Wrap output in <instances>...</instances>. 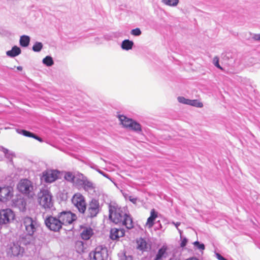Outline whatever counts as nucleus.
I'll list each match as a JSON object with an SVG mask.
<instances>
[{
  "label": "nucleus",
  "instance_id": "f257e3e1",
  "mask_svg": "<svg viewBox=\"0 0 260 260\" xmlns=\"http://www.w3.org/2000/svg\"><path fill=\"white\" fill-rule=\"evenodd\" d=\"M109 218L115 224L124 225L127 229H132L134 226L132 217L126 213L124 208L117 206H110Z\"/></svg>",
  "mask_w": 260,
  "mask_h": 260
},
{
  "label": "nucleus",
  "instance_id": "f03ea898",
  "mask_svg": "<svg viewBox=\"0 0 260 260\" xmlns=\"http://www.w3.org/2000/svg\"><path fill=\"white\" fill-rule=\"evenodd\" d=\"M39 224L37 220L25 216L21 220V228L26 235L32 236L38 230Z\"/></svg>",
  "mask_w": 260,
  "mask_h": 260
},
{
  "label": "nucleus",
  "instance_id": "7ed1b4c3",
  "mask_svg": "<svg viewBox=\"0 0 260 260\" xmlns=\"http://www.w3.org/2000/svg\"><path fill=\"white\" fill-rule=\"evenodd\" d=\"M39 204L45 209H50L53 205L52 196L47 189H42L37 194Z\"/></svg>",
  "mask_w": 260,
  "mask_h": 260
},
{
  "label": "nucleus",
  "instance_id": "20e7f679",
  "mask_svg": "<svg viewBox=\"0 0 260 260\" xmlns=\"http://www.w3.org/2000/svg\"><path fill=\"white\" fill-rule=\"evenodd\" d=\"M72 203L77 209L78 211L84 214L87 209V205L85 197L80 193H75L72 197Z\"/></svg>",
  "mask_w": 260,
  "mask_h": 260
},
{
  "label": "nucleus",
  "instance_id": "39448f33",
  "mask_svg": "<svg viewBox=\"0 0 260 260\" xmlns=\"http://www.w3.org/2000/svg\"><path fill=\"white\" fill-rule=\"evenodd\" d=\"M108 255L107 248L103 246H97L89 254V260H107Z\"/></svg>",
  "mask_w": 260,
  "mask_h": 260
},
{
  "label": "nucleus",
  "instance_id": "423d86ee",
  "mask_svg": "<svg viewBox=\"0 0 260 260\" xmlns=\"http://www.w3.org/2000/svg\"><path fill=\"white\" fill-rule=\"evenodd\" d=\"M118 118L124 127L136 132L142 131L141 125L132 119L122 115H119Z\"/></svg>",
  "mask_w": 260,
  "mask_h": 260
},
{
  "label": "nucleus",
  "instance_id": "0eeeda50",
  "mask_svg": "<svg viewBox=\"0 0 260 260\" xmlns=\"http://www.w3.org/2000/svg\"><path fill=\"white\" fill-rule=\"evenodd\" d=\"M18 190L22 193L30 195V198H32L35 196L33 192L34 186L30 180H20V181L17 185Z\"/></svg>",
  "mask_w": 260,
  "mask_h": 260
},
{
  "label": "nucleus",
  "instance_id": "6e6552de",
  "mask_svg": "<svg viewBox=\"0 0 260 260\" xmlns=\"http://www.w3.org/2000/svg\"><path fill=\"white\" fill-rule=\"evenodd\" d=\"M15 218V213L12 209L6 208L0 210V225L10 223Z\"/></svg>",
  "mask_w": 260,
  "mask_h": 260
},
{
  "label": "nucleus",
  "instance_id": "1a4fd4ad",
  "mask_svg": "<svg viewBox=\"0 0 260 260\" xmlns=\"http://www.w3.org/2000/svg\"><path fill=\"white\" fill-rule=\"evenodd\" d=\"M14 189L12 186H4L0 187V201L7 202L13 197Z\"/></svg>",
  "mask_w": 260,
  "mask_h": 260
},
{
  "label": "nucleus",
  "instance_id": "9d476101",
  "mask_svg": "<svg viewBox=\"0 0 260 260\" xmlns=\"http://www.w3.org/2000/svg\"><path fill=\"white\" fill-rule=\"evenodd\" d=\"M58 218L61 225H67L72 223L76 219V215L70 211H63L59 213Z\"/></svg>",
  "mask_w": 260,
  "mask_h": 260
},
{
  "label": "nucleus",
  "instance_id": "9b49d317",
  "mask_svg": "<svg viewBox=\"0 0 260 260\" xmlns=\"http://www.w3.org/2000/svg\"><path fill=\"white\" fill-rule=\"evenodd\" d=\"M46 226L51 230L56 232L61 229L62 225L59 218L49 216L45 220Z\"/></svg>",
  "mask_w": 260,
  "mask_h": 260
},
{
  "label": "nucleus",
  "instance_id": "f8f14e48",
  "mask_svg": "<svg viewBox=\"0 0 260 260\" xmlns=\"http://www.w3.org/2000/svg\"><path fill=\"white\" fill-rule=\"evenodd\" d=\"M100 211V204L98 200L92 199L89 202L87 209V216L92 218L95 217Z\"/></svg>",
  "mask_w": 260,
  "mask_h": 260
},
{
  "label": "nucleus",
  "instance_id": "ddd939ff",
  "mask_svg": "<svg viewBox=\"0 0 260 260\" xmlns=\"http://www.w3.org/2000/svg\"><path fill=\"white\" fill-rule=\"evenodd\" d=\"M62 174L57 170H47L43 172L41 179H58Z\"/></svg>",
  "mask_w": 260,
  "mask_h": 260
},
{
  "label": "nucleus",
  "instance_id": "4468645a",
  "mask_svg": "<svg viewBox=\"0 0 260 260\" xmlns=\"http://www.w3.org/2000/svg\"><path fill=\"white\" fill-rule=\"evenodd\" d=\"M23 252V249L18 244L13 243L8 251V254L12 256H18Z\"/></svg>",
  "mask_w": 260,
  "mask_h": 260
},
{
  "label": "nucleus",
  "instance_id": "2eb2a0df",
  "mask_svg": "<svg viewBox=\"0 0 260 260\" xmlns=\"http://www.w3.org/2000/svg\"><path fill=\"white\" fill-rule=\"evenodd\" d=\"M125 231L123 229L113 228L110 231V238L112 240H117L124 236Z\"/></svg>",
  "mask_w": 260,
  "mask_h": 260
},
{
  "label": "nucleus",
  "instance_id": "dca6fc26",
  "mask_svg": "<svg viewBox=\"0 0 260 260\" xmlns=\"http://www.w3.org/2000/svg\"><path fill=\"white\" fill-rule=\"evenodd\" d=\"M157 216V213L154 209H152L150 211V216L148 218L146 223V226L151 228L153 226L154 224V221Z\"/></svg>",
  "mask_w": 260,
  "mask_h": 260
},
{
  "label": "nucleus",
  "instance_id": "f3484780",
  "mask_svg": "<svg viewBox=\"0 0 260 260\" xmlns=\"http://www.w3.org/2000/svg\"><path fill=\"white\" fill-rule=\"evenodd\" d=\"M93 234V230L91 228H86L84 229L81 233L82 239L88 240Z\"/></svg>",
  "mask_w": 260,
  "mask_h": 260
},
{
  "label": "nucleus",
  "instance_id": "a211bd4d",
  "mask_svg": "<svg viewBox=\"0 0 260 260\" xmlns=\"http://www.w3.org/2000/svg\"><path fill=\"white\" fill-rule=\"evenodd\" d=\"M21 51L20 48L16 46H15L12 47L11 50L8 51L6 52V54L10 57H14L19 55L21 53Z\"/></svg>",
  "mask_w": 260,
  "mask_h": 260
},
{
  "label": "nucleus",
  "instance_id": "6ab92c4d",
  "mask_svg": "<svg viewBox=\"0 0 260 260\" xmlns=\"http://www.w3.org/2000/svg\"><path fill=\"white\" fill-rule=\"evenodd\" d=\"M167 250V247L166 246H162L158 251L155 257L154 260H162V258L166 254Z\"/></svg>",
  "mask_w": 260,
  "mask_h": 260
},
{
  "label": "nucleus",
  "instance_id": "aec40b11",
  "mask_svg": "<svg viewBox=\"0 0 260 260\" xmlns=\"http://www.w3.org/2000/svg\"><path fill=\"white\" fill-rule=\"evenodd\" d=\"M19 133L22 134L23 136L25 137L33 138L40 142H42L43 141L41 138L38 137L34 133H32L29 131L24 129H22L21 130V132H19Z\"/></svg>",
  "mask_w": 260,
  "mask_h": 260
},
{
  "label": "nucleus",
  "instance_id": "412c9836",
  "mask_svg": "<svg viewBox=\"0 0 260 260\" xmlns=\"http://www.w3.org/2000/svg\"><path fill=\"white\" fill-rule=\"evenodd\" d=\"M75 248L76 251L79 253L84 252L85 249L84 243L81 241H77L76 242Z\"/></svg>",
  "mask_w": 260,
  "mask_h": 260
},
{
  "label": "nucleus",
  "instance_id": "4be33fe9",
  "mask_svg": "<svg viewBox=\"0 0 260 260\" xmlns=\"http://www.w3.org/2000/svg\"><path fill=\"white\" fill-rule=\"evenodd\" d=\"M133 44V41L129 40H125L122 43L121 47L123 49L128 50L132 48Z\"/></svg>",
  "mask_w": 260,
  "mask_h": 260
},
{
  "label": "nucleus",
  "instance_id": "5701e85b",
  "mask_svg": "<svg viewBox=\"0 0 260 260\" xmlns=\"http://www.w3.org/2000/svg\"><path fill=\"white\" fill-rule=\"evenodd\" d=\"M137 249L140 250H144L147 248V243L142 238H140L137 241Z\"/></svg>",
  "mask_w": 260,
  "mask_h": 260
},
{
  "label": "nucleus",
  "instance_id": "b1692460",
  "mask_svg": "<svg viewBox=\"0 0 260 260\" xmlns=\"http://www.w3.org/2000/svg\"><path fill=\"white\" fill-rule=\"evenodd\" d=\"M30 42V38L27 36H22L20 39V44L22 47H27L28 46Z\"/></svg>",
  "mask_w": 260,
  "mask_h": 260
},
{
  "label": "nucleus",
  "instance_id": "393cba45",
  "mask_svg": "<svg viewBox=\"0 0 260 260\" xmlns=\"http://www.w3.org/2000/svg\"><path fill=\"white\" fill-rule=\"evenodd\" d=\"M188 102L189 105L193 106L196 107L202 108L203 106V104H202V103L200 102L197 100H189V102Z\"/></svg>",
  "mask_w": 260,
  "mask_h": 260
},
{
  "label": "nucleus",
  "instance_id": "a878e982",
  "mask_svg": "<svg viewBox=\"0 0 260 260\" xmlns=\"http://www.w3.org/2000/svg\"><path fill=\"white\" fill-rule=\"evenodd\" d=\"M43 62L47 66H51L53 64V60L51 56H47L43 59Z\"/></svg>",
  "mask_w": 260,
  "mask_h": 260
},
{
  "label": "nucleus",
  "instance_id": "bb28decb",
  "mask_svg": "<svg viewBox=\"0 0 260 260\" xmlns=\"http://www.w3.org/2000/svg\"><path fill=\"white\" fill-rule=\"evenodd\" d=\"M162 2L170 6H175L178 4V0H162Z\"/></svg>",
  "mask_w": 260,
  "mask_h": 260
},
{
  "label": "nucleus",
  "instance_id": "cd10ccee",
  "mask_svg": "<svg viewBox=\"0 0 260 260\" xmlns=\"http://www.w3.org/2000/svg\"><path fill=\"white\" fill-rule=\"evenodd\" d=\"M43 45L41 42H36L32 47V50L35 52H39L41 50Z\"/></svg>",
  "mask_w": 260,
  "mask_h": 260
},
{
  "label": "nucleus",
  "instance_id": "c85d7f7f",
  "mask_svg": "<svg viewBox=\"0 0 260 260\" xmlns=\"http://www.w3.org/2000/svg\"><path fill=\"white\" fill-rule=\"evenodd\" d=\"M83 187L85 190H88L93 187L92 184L87 180H84L82 183Z\"/></svg>",
  "mask_w": 260,
  "mask_h": 260
},
{
  "label": "nucleus",
  "instance_id": "c756f323",
  "mask_svg": "<svg viewBox=\"0 0 260 260\" xmlns=\"http://www.w3.org/2000/svg\"><path fill=\"white\" fill-rule=\"evenodd\" d=\"M178 100L180 103H183L185 104L188 105L189 102V100L186 99L184 97L182 96H179L178 98Z\"/></svg>",
  "mask_w": 260,
  "mask_h": 260
},
{
  "label": "nucleus",
  "instance_id": "7c9ffc66",
  "mask_svg": "<svg viewBox=\"0 0 260 260\" xmlns=\"http://www.w3.org/2000/svg\"><path fill=\"white\" fill-rule=\"evenodd\" d=\"M213 62H214V65L217 68L220 69V70H223L222 68L219 64V58L218 57L215 56V57H214Z\"/></svg>",
  "mask_w": 260,
  "mask_h": 260
},
{
  "label": "nucleus",
  "instance_id": "2f4dec72",
  "mask_svg": "<svg viewBox=\"0 0 260 260\" xmlns=\"http://www.w3.org/2000/svg\"><path fill=\"white\" fill-rule=\"evenodd\" d=\"M131 34L134 36H139L141 34V31L139 28H137L132 30Z\"/></svg>",
  "mask_w": 260,
  "mask_h": 260
},
{
  "label": "nucleus",
  "instance_id": "473e14b6",
  "mask_svg": "<svg viewBox=\"0 0 260 260\" xmlns=\"http://www.w3.org/2000/svg\"><path fill=\"white\" fill-rule=\"evenodd\" d=\"M64 179H67V178H69V179H74L75 176L72 173L68 172L66 173V174H65L64 176Z\"/></svg>",
  "mask_w": 260,
  "mask_h": 260
},
{
  "label": "nucleus",
  "instance_id": "72a5a7b5",
  "mask_svg": "<svg viewBox=\"0 0 260 260\" xmlns=\"http://www.w3.org/2000/svg\"><path fill=\"white\" fill-rule=\"evenodd\" d=\"M194 245L197 246L198 249L204 250L205 249V246L203 244H200L198 241L194 242Z\"/></svg>",
  "mask_w": 260,
  "mask_h": 260
},
{
  "label": "nucleus",
  "instance_id": "f704fd0d",
  "mask_svg": "<svg viewBox=\"0 0 260 260\" xmlns=\"http://www.w3.org/2000/svg\"><path fill=\"white\" fill-rule=\"evenodd\" d=\"M187 242V240L186 238H184L181 240V242L180 243V246L182 247H184L186 246Z\"/></svg>",
  "mask_w": 260,
  "mask_h": 260
},
{
  "label": "nucleus",
  "instance_id": "c9c22d12",
  "mask_svg": "<svg viewBox=\"0 0 260 260\" xmlns=\"http://www.w3.org/2000/svg\"><path fill=\"white\" fill-rule=\"evenodd\" d=\"M216 256L218 260H227L226 258L223 257L221 254H220L218 253H216Z\"/></svg>",
  "mask_w": 260,
  "mask_h": 260
},
{
  "label": "nucleus",
  "instance_id": "e433bc0d",
  "mask_svg": "<svg viewBox=\"0 0 260 260\" xmlns=\"http://www.w3.org/2000/svg\"><path fill=\"white\" fill-rule=\"evenodd\" d=\"M19 202L21 203L22 205L23 206L22 210H25L26 203L23 201V199H20Z\"/></svg>",
  "mask_w": 260,
  "mask_h": 260
},
{
  "label": "nucleus",
  "instance_id": "4c0bfd02",
  "mask_svg": "<svg viewBox=\"0 0 260 260\" xmlns=\"http://www.w3.org/2000/svg\"><path fill=\"white\" fill-rule=\"evenodd\" d=\"M253 39L255 40H260V35H255L254 36H253Z\"/></svg>",
  "mask_w": 260,
  "mask_h": 260
},
{
  "label": "nucleus",
  "instance_id": "58836bf2",
  "mask_svg": "<svg viewBox=\"0 0 260 260\" xmlns=\"http://www.w3.org/2000/svg\"><path fill=\"white\" fill-rule=\"evenodd\" d=\"M129 200H130L132 203H134V204H135L137 203V199H136V198H133V199L130 198V199H129Z\"/></svg>",
  "mask_w": 260,
  "mask_h": 260
},
{
  "label": "nucleus",
  "instance_id": "ea45409f",
  "mask_svg": "<svg viewBox=\"0 0 260 260\" xmlns=\"http://www.w3.org/2000/svg\"><path fill=\"white\" fill-rule=\"evenodd\" d=\"M55 180H49V179H47V180H45V181H46V183H52Z\"/></svg>",
  "mask_w": 260,
  "mask_h": 260
},
{
  "label": "nucleus",
  "instance_id": "a19ab883",
  "mask_svg": "<svg viewBox=\"0 0 260 260\" xmlns=\"http://www.w3.org/2000/svg\"><path fill=\"white\" fill-rule=\"evenodd\" d=\"M186 260H199L198 259H197V258L196 257H191V258H188V259H187Z\"/></svg>",
  "mask_w": 260,
  "mask_h": 260
},
{
  "label": "nucleus",
  "instance_id": "79ce46f5",
  "mask_svg": "<svg viewBox=\"0 0 260 260\" xmlns=\"http://www.w3.org/2000/svg\"><path fill=\"white\" fill-rule=\"evenodd\" d=\"M17 69L18 70L22 71V67L21 66H18L17 67Z\"/></svg>",
  "mask_w": 260,
  "mask_h": 260
},
{
  "label": "nucleus",
  "instance_id": "37998d69",
  "mask_svg": "<svg viewBox=\"0 0 260 260\" xmlns=\"http://www.w3.org/2000/svg\"><path fill=\"white\" fill-rule=\"evenodd\" d=\"M176 227L178 228V226L180 224V222H176V223H174Z\"/></svg>",
  "mask_w": 260,
  "mask_h": 260
},
{
  "label": "nucleus",
  "instance_id": "c03bdc74",
  "mask_svg": "<svg viewBox=\"0 0 260 260\" xmlns=\"http://www.w3.org/2000/svg\"><path fill=\"white\" fill-rule=\"evenodd\" d=\"M103 176L105 177H107V178H108V176H107V175H105V174H103Z\"/></svg>",
  "mask_w": 260,
  "mask_h": 260
},
{
  "label": "nucleus",
  "instance_id": "a18cd8bd",
  "mask_svg": "<svg viewBox=\"0 0 260 260\" xmlns=\"http://www.w3.org/2000/svg\"><path fill=\"white\" fill-rule=\"evenodd\" d=\"M129 259H130V260H132V257H129Z\"/></svg>",
  "mask_w": 260,
  "mask_h": 260
}]
</instances>
